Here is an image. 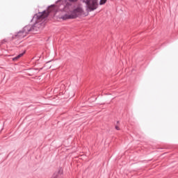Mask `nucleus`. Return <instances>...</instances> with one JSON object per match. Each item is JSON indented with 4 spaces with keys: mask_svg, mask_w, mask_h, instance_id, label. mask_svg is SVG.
<instances>
[{
    "mask_svg": "<svg viewBox=\"0 0 178 178\" xmlns=\"http://www.w3.org/2000/svg\"><path fill=\"white\" fill-rule=\"evenodd\" d=\"M23 55H24V54H19L17 56H16L15 58H13V60H17V59H19V58H22V56H23Z\"/></svg>",
    "mask_w": 178,
    "mask_h": 178,
    "instance_id": "obj_5",
    "label": "nucleus"
},
{
    "mask_svg": "<svg viewBox=\"0 0 178 178\" xmlns=\"http://www.w3.org/2000/svg\"><path fill=\"white\" fill-rule=\"evenodd\" d=\"M115 129H116V130H120V129L118 126H115Z\"/></svg>",
    "mask_w": 178,
    "mask_h": 178,
    "instance_id": "obj_9",
    "label": "nucleus"
},
{
    "mask_svg": "<svg viewBox=\"0 0 178 178\" xmlns=\"http://www.w3.org/2000/svg\"><path fill=\"white\" fill-rule=\"evenodd\" d=\"M83 13L84 11L83 10V8H81V7H78L73 10L71 15L66 14L64 16H63L61 19H63V20H67V19H76V17L81 16V15H83Z\"/></svg>",
    "mask_w": 178,
    "mask_h": 178,
    "instance_id": "obj_1",
    "label": "nucleus"
},
{
    "mask_svg": "<svg viewBox=\"0 0 178 178\" xmlns=\"http://www.w3.org/2000/svg\"><path fill=\"white\" fill-rule=\"evenodd\" d=\"M86 3L90 12L95 10L98 8V0H87Z\"/></svg>",
    "mask_w": 178,
    "mask_h": 178,
    "instance_id": "obj_3",
    "label": "nucleus"
},
{
    "mask_svg": "<svg viewBox=\"0 0 178 178\" xmlns=\"http://www.w3.org/2000/svg\"><path fill=\"white\" fill-rule=\"evenodd\" d=\"M31 28L29 26H25L22 31L15 35L16 38H24L30 33Z\"/></svg>",
    "mask_w": 178,
    "mask_h": 178,
    "instance_id": "obj_2",
    "label": "nucleus"
},
{
    "mask_svg": "<svg viewBox=\"0 0 178 178\" xmlns=\"http://www.w3.org/2000/svg\"><path fill=\"white\" fill-rule=\"evenodd\" d=\"M51 9H54V6H51V7L49 8V12H51Z\"/></svg>",
    "mask_w": 178,
    "mask_h": 178,
    "instance_id": "obj_7",
    "label": "nucleus"
},
{
    "mask_svg": "<svg viewBox=\"0 0 178 178\" xmlns=\"http://www.w3.org/2000/svg\"><path fill=\"white\" fill-rule=\"evenodd\" d=\"M45 17H48V11H44L43 13H38L35 17L34 19L36 20V23H40L42 20H44Z\"/></svg>",
    "mask_w": 178,
    "mask_h": 178,
    "instance_id": "obj_4",
    "label": "nucleus"
},
{
    "mask_svg": "<svg viewBox=\"0 0 178 178\" xmlns=\"http://www.w3.org/2000/svg\"><path fill=\"white\" fill-rule=\"evenodd\" d=\"M70 2H77V0H69Z\"/></svg>",
    "mask_w": 178,
    "mask_h": 178,
    "instance_id": "obj_8",
    "label": "nucleus"
},
{
    "mask_svg": "<svg viewBox=\"0 0 178 178\" xmlns=\"http://www.w3.org/2000/svg\"><path fill=\"white\" fill-rule=\"evenodd\" d=\"M43 27H44V26H42V28H41V29H43Z\"/></svg>",
    "mask_w": 178,
    "mask_h": 178,
    "instance_id": "obj_10",
    "label": "nucleus"
},
{
    "mask_svg": "<svg viewBox=\"0 0 178 178\" xmlns=\"http://www.w3.org/2000/svg\"><path fill=\"white\" fill-rule=\"evenodd\" d=\"M107 1L108 0H100L99 5H105V3H106Z\"/></svg>",
    "mask_w": 178,
    "mask_h": 178,
    "instance_id": "obj_6",
    "label": "nucleus"
}]
</instances>
